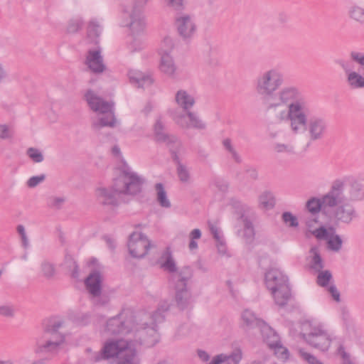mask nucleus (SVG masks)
<instances>
[{
    "mask_svg": "<svg viewBox=\"0 0 364 364\" xmlns=\"http://www.w3.org/2000/svg\"><path fill=\"white\" fill-rule=\"evenodd\" d=\"M45 179H46L45 174H41L39 176H34L31 177L27 181L26 183L29 188H34V187L37 186L38 184H40L41 183H42L43 181H44Z\"/></svg>",
    "mask_w": 364,
    "mask_h": 364,
    "instance_id": "5fc2aeb1",
    "label": "nucleus"
},
{
    "mask_svg": "<svg viewBox=\"0 0 364 364\" xmlns=\"http://www.w3.org/2000/svg\"><path fill=\"white\" fill-rule=\"evenodd\" d=\"M102 350L105 360L116 357L119 364H140L136 350L127 341L107 343Z\"/></svg>",
    "mask_w": 364,
    "mask_h": 364,
    "instance_id": "1a4fd4ad",
    "label": "nucleus"
},
{
    "mask_svg": "<svg viewBox=\"0 0 364 364\" xmlns=\"http://www.w3.org/2000/svg\"><path fill=\"white\" fill-rule=\"evenodd\" d=\"M15 314V308L12 305L5 304L0 306V316L12 318Z\"/></svg>",
    "mask_w": 364,
    "mask_h": 364,
    "instance_id": "8fccbe9b",
    "label": "nucleus"
},
{
    "mask_svg": "<svg viewBox=\"0 0 364 364\" xmlns=\"http://www.w3.org/2000/svg\"><path fill=\"white\" fill-rule=\"evenodd\" d=\"M87 360L90 363L93 364L105 360V358L101 349L100 351H93L90 355H88Z\"/></svg>",
    "mask_w": 364,
    "mask_h": 364,
    "instance_id": "603ef678",
    "label": "nucleus"
},
{
    "mask_svg": "<svg viewBox=\"0 0 364 364\" xmlns=\"http://www.w3.org/2000/svg\"><path fill=\"white\" fill-rule=\"evenodd\" d=\"M173 121L181 127L184 129L193 128L196 129H205L206 124L198 115L188 111L186 114H176L172 116Z\"/></svg>",
    "mask_w": 364,
    "mask_h": 364,
    "instance_id": "a211bd4d",
    "label": "nucleus"
},
{
    "mask_svg": "<svg viewBox=\"0 0 364 364\" xmlns=\"http://www.w3.org/2000/svg\"><path fill=\"white\" fill-rule=\"evenodd\" d=\"M168 310V305H161L158 309L153 313L152 315L149 314H144L145 319H149L154 321L155 323H161L164 321L165 316L164 313Z\"/></svg>",
    "mask_w": 364,
    "mask_h": 364,
    "instance_id": "4c0bfd02",
    "label": "nucleus"
},
{
    "mask_svg": "<svg viewBox=\"0 0 364 364\" xmlns=\"http://www.w3.org/2000/svg\"><path fill=\"white\" fill-rule=\"evenodd\" d=\"M156 191L157 192V201L159 205L166 208L171 207V202L167 198L166 192L162 183H159L155 186Z\"/></svg>",
    "mask_w": 364,
    "mask_h": 364,
    "instance_id": "c9c22d12",
    "label": "nucleus"
},
{
    "mask_svg": "<svg viewBox=\"0 0 364 364\" xmlns=\"http://www.w3.org/2000/svg\"><path fill=\"white\" fill-rule=\"evenodd\" d=\"M282 218L283 222L290 228H297L299 226L297 218L290 212H284Z\"/></svg>",
    "mask_w": 364,
    "mask_h": 364,
    "instance_id": "c03bdc74",
    "label": "nucleus"
},
{
    "mask_svg": "<svg viewBox=\"0 0 364 364\" xmlns=\"http://www.w3.org/2000/svg\"><path fill=\"white\" fill-rule=\"evenodd\" d=\"M272 349L274 350V355L280 360L286 361L289 358V350L285 347L282 346L281 342L275 346H272Z\"/></svg>",
    "mask_w": 364,
    "mask_h": 364,
    "instance_id": "37998d69",
    "label": "nucleus"
},
{
    "mask_svg": "<svg viewBox=\"0 0 364 364\" xmlns=\"http://www.w3.org/2000/svg\"><path fill=\"white\" fill-rule=\"evenodd\" d=\"M64 326V321L50 318L43 323V333L36 339V353H55L65 343V334L60 333L59 329Z\"/></svg>",
    "mask_w": 364,
    "mask_h": 364,
    "instance_id": "423d86ee",
    "label": "nucleus"
},
{
    "mask_svg": "<svg viewBox=\"0 0 364 364\" xmlns=\"http://www.w3.org/2000/svg\"><path fill=\"white\" fill-rule=\"evenodd\" d=\"M176 26L179 36L184 40L191 38L196 30L194 21L188 15L176 18Z\"/></svg>",
    "mask_w": 364,
    "mask_h": 364,
    "instance_id": "aec40b11",
    "label": "nucleus"
},
{
    "mask_svg": "<svg viewBox=\"0 0 364 364\" xmlns=\"http://www.w3.org/2000/svg\"><path fill=\"white\" fill-rule=\"evenodd\" d=\"M285 81L284 73L272 68L261 73L255 79L256 93L260 97L267 112L274 114L278 122L302 97L296 86L282 87Z\"/></svg>",
    "mask_w": 364,
    "mask_h": 364,
    "instance_id": "f257e3e1",
    "label": "nucleus"
},
{
    "mask_svg": "<svg viewBox=\"0 0 364 364\" xmlns=\"http://www.w3.org/2000/svg\"><path fill=\"white\" fill-rule=\"evenodd\" d=\"M85 65L90 70L95 74H100L105 70L106 66L104 63L103 57L100 48L90 49L87 51Z\"/></svg>",
    "mask_w": 364,
    "mask_h": 364,
    "instance_id": "6ab92c4d",
    "label": "nucleus"
},
{
    "mask_svg": "<svg viewBox=\"0 0 364 364\" xmlns=\"http://www.w3.org/2000/svg\"><path fill=\"white\" fill-rule=\"evenodd\" d=\"M135 338L141 345L152 347L159 341V334L156 329V323L150 320V323L144 321L134 323V330Z\"/></svg>",
    "mask_w": 364,
    "mask_h": 364,
    "instance_id": "ddd939ff",
    "label": "nucleus"
},
{
    "mask_svg": "<svg viewBox=\"0 0 364 364\" xmlns=\"http://www.w3.org/2000/svg\"><path fill=\"white\" fill-rule=\"evenodd\" d=\"M179 151L180 150L174 149L173 147L171 148L172 159L176 164V172L180 181L182 183H189L191 180L190 171L188 168L181 162L178 154Z\"/></svg>",
    "mask_w": 364,
    "mask_h": 364,
    "instance_id": "b1692460",
    "label": "nucleus"
},
{
    "mask_svg": "<svg viewBox=\"0 0 364 364\" xmlns=\"http://www.w3.org/2000/svg\"><path fill=\"white\" fill-rule=\"evenodd\" d=\"M211 186H215L218 191L222 193H226L229 188V183L221 178H213L210 182Z\"/></svg>",
    "mask_w": 364,
    "mask_h": 364,
    "instance_id": "a18cd8bd",
    "label": "nucleus"
},
{
    "mask_svg": "<svg viewBox=\"0 0 364 364\" xmlns=\"http://www.w3.org/2000/svg\"><path fill=\"white\" fill-rule=\"evenodd\" d=\"M130 82L138 87L146 88L154 82V80L149 75H146L140 71L131 70L129 72Z\"/></svg>",
    "mask_w": 364,
    "mask_h": 364,
    "instance_id": "393cba45",
    "label": "nucleus"
},
{
    "mask_svg": "<svg viewBox=\"0 0 364 364\" xmlns=\"http://www.w3.org/2000/svg\"><path fill=\"white\" fill-rule=\"evenodd\" d=\"M340 184V183H337L334 186H331L330 191L321 198L312 197L309 199L305 205L306 210L312 215H316L321 211L322 205L328 208L336 206L337 201L341 199V186Z\"/></svg>",
    "mask_w": 364,
    "mask_h": 364,
    "instance_id": "9d476101",
    "label": "nucleus"
},
{
    "mask_svg": "<svg viewBox=\"0 0 364 364\" xmlns=\"http://www.w3.org/2000/svg\"><path fill=\"white\" fill-rule=\"evenodd\" d=\"M101 283V274L97 271L90 274L85 281L87 289L92 296H98L100 295L102 291Z\"/></svg>",
    "mask_w": 364,
    "mask_h": 364,
    "instance_id": "4be33fe9",
    "label": "nucleus"
},
{
    "mask_svg": "<svg viewBox=\"0 0 364 364\" xmlns=\"http://www.w3.org/2000/svg\"><path fill=\"white\" fill-rule=\"evenodd\" d=\"M228 357H229V359H230L235 364H238L242 359V353L238 350L232 353L230 355H228Z\"/></svg>",
    "mask_w": 364,
    "mask_h": 364,
    "instance_id": "69168bd1",
    "label": "nucleus"
},
{
    "mask_svg": "<svg viewBox=\"0 0 364 364\" xmlns=\"http://www.w3.org/2000/svg\"><path fill=\"white\" fill-rule=\"evenodd\" d=\"M318 276L316 278V282L320 287H327L332 279V274L329 270H323L317 272Z\"/></svg>",
    "mask_w": 364,
    "mask_h": 364,
    "instance_id": "a19ab883",
    "label": "nucleus"
},
{
    "mask_svg": "<svg viewBox=\"0 0 364 364\" xmlns=\"http://www.w3.org/2000/svg\"><path fill=\"white\" fill-rule=\"evenodd\" d=\"M333 208L332 218L336 225H350L358 216L355 206L347 201L338 203Z\"/></svg>",
    "mask_w": 364,
    "mask_h": 364,
    "instance_id": "f3484780",
    "label": "nucleus"
},
{
    "mask_svg": "<svg viewBox=\"0 0 364 364\" xmlns=\"http://www.w3.org/2000/svg\"><path fill=\"white\" fill-rule=\"evenodd\" d=\"M41 275L46 279L50 280L54 279L56 274V269L55 264L47 260L44 259L41 263Z\"/></svg>",
    "mask_w": 364,
    "mask_h": 364,
    "instance_id": "7c9ffc66",
    "label": "nucleus"
},
{
    "mask_svg": "<svg viewBox=\"0 0 364 364\" xmlns=\"http://www.w3.org/2000/svg\"><path fill=\"white\" fill-rule=\"evenodd\" d=\"M198 159L200 162L207 164L208 162L209 153L205 149H200L198 151Z\"/></svg>",
    "mask_w": 364,
    "mask_h": 364,
    "instance_id": "052dcab7",
    "label": "nucleus"
},
{
    "mask_svg": "<svg viewBox=\"0 0 364 364\" xmlns=\"http://www.w3.org/2000/svg\"><path fill=\"white\" fill-rule=\"evenodd\" d=\"M277 21L281 24H285L289 21V16L284 12H280L277 16Z\"/></svg>",
    "mask_w": 364,
    "mask_h": 364,
    "instance_id": "774afa93",
    "label": "nucleus"
},
{
    "mask_svg": "<svg viewBox=\"0 0 364 364\" xmlns=\"http://www.w3.org/2000/svg\"><path fill=\"white\" fill-rule=\"evenodd\" d=\"M264 341L269 348L279 344V336L277 332L266 322L259 328Z\"/></svg>",
    "mask_w": 364,
    "mask_h": 364,
    "instance_id": "a878e982",
    "label": "nucleus"
},
{
    "mask_svg": "<svg viewBox=\"0 0 364 364\" xmlns=\"http://www.w3.org/2000/svg\"><path fill=\"white\" fill-rule=\"evenodd\" d=\"M337 183H340V185L341 186L340 194L341 199L337 201V205L345 201L351 203L352 202H358L364 200V188L363 186L358 181L353 180L349 182L346 188V194L344 193L346 186L345 182L341 179H337L333 182L332 186H334Z\"/></svg>",
    "mask_w": 364,
    "mask_h": 364,
    "instance_id": "4468645a",
    "label": "nucleus"
},
{
    "mask_svg": "<svg viewBox=\"0 0 364 364\" xmlns=\"http://www.w3.org/2000/svg\"><path fill=\"white\" fill-rule=\"evenodd\" d=\"M176 66L172 57L168 53L161 55L160 70L164 73L173 76L176 72Z\"/></svg>",
    "mask_w": 364,
    "mask_h": 364,
    "instance_id": "cd10ccee",
    "label": "nucleus"
},
{
    "mask_svg": "<svg viewBox=\"0 0 364 364\" xmlns=\"http://www.w3.org/2000/svg\"><path fill=\"white\" fill-rule=\"evenodd\" d=\"M337 352L343 360V364H353L350 360V355L346 352L345 348L342 344L339 345Z\"/></svg>",
    "mask_w": 364,
    "mask_h": 364,
    "instance_id": "6e6d98bb",
    "label": "nucleus"
},
{
    "mask_svg": "<svg viewBox=\"0 0 364 364\" xmlns=\"http://www.w3.org/2000/svg\"><path fill=\"white\" fill-rule=\"evenodd\" d=\"M273 150L278 154L292 156L296 154L295 147L291 144L275 143L273 144Z\"/></svg>",
    "mask_w": 364,
    "mask_h": 364,
    "instance_id": "e433bc0d",
    "label": "nucleus"
},
{
    "mask_svg": "<svg viewBox=\"0 0 364 364\" xmlns=\"http://www.w3.org/2000/svg\"><path fill=\"white\" fill-rule=\"evenodd\" d=\"M299 355L309 364H323L313 354L306 352L303 349L299 350Z\"/></svg>",
    "mask_w": 364,
    "mask_h": 364,
    "instance_id": "de8ad7c7",
    "label": "nucleus"
},
{
    "mask_svg": "<svg viewBox=\"0 0 364 364\" xmlns=\"http://www.w3.org/2000/svg\"><path fill=\"white\" fill-rule=\"evenodd\" d=\"M259 207L265 209L270 210L275 205V198L272 193L269 191H264L259 197Z\"/></svg>",
    "mask_w": 364,
    "mask_h": 364,
    "instance_id": "72a5a7b5",
    "label": "nucleus"
},
{
    "mask_svg": "<svg viewBox=\"0 0 364 364\" xmlns=\"http://www.w3.org/2000/svg\"><path fill=\"white\" fill-rule=\"evenodd\" d=\"M144 179L129 167H124L119 176L114 179L110 188H100L96 191L97 200L105 205L117 206L122 195L141 193Z\"/></svg>",
    "mask_w": 364,
    "mask_h": 364,
    "instance_id": "7ed1b4c3",
    "label": "nucleus"
},
{
    "mask_svg": "<svg viewBox=\"0 0 364 364\" xmlns=\"http://www.w3.org/2000/svg\"><path fill=\"white\" fill-rule=\"evenodd\" d=\"M347 82L353 89L364 88V77L355 71L348 73Z\"/></svg>",
    "mask_w": 364,
    "mask_h": 364,
    "instance_id": "f704fd0d",
    "label": "nucleus"
},
{
    "mask_svg": "<svg viewBox=\"0 0 364 364\" xmlns=\"http://www.w3.org/2000/svg\"><path fill=\"white\" fill-rule=\"evenodd\" d=\"M183 0H168L169 6L175 9H181L183 6Z\"/></svg>",
    "mask_w": 364,
    "mask_h": 364,
    "instance_id": "338daca9",
    "label": "nucleus"
},
{
    "mask_svg": "<svg viewBox=\"0 0 364 364\" xmlns=\"http://www.w3.org/2000/svg\"><path fill=\"white\" fill-rule=\"evenodd\" d=\"M94 298V303L97 305L104 306L109 302V297L106 295H100L98 296H92Z\"/></svg>",
    "mask_w": 364,
    "mask_h": 364,
    "instance_id": "680f3d73",
    "label": "nucleus"
},
{
    "mask_svg": "<svg viewBox=\"0 0 364 364\" xmlns=\"http://www.w3.org/2000/svg\"><path fill=\"white\" fill-rule=\"evenodd\" d=\"M350 57L352 60L360 64L361 66H364V54L358 52H351Z\"/></svg>",
    "mask_w": 364,
    "mask_h": 364,
    "instance_id": "4d7b16f0",
    "label": "nucleus"
},
{
    "mask_svg": "<svg viewBox=\"0 0 364 364\" xmlns=\"http://www.w3.org/2000/svg\"><path fill=\"white\" fill-rule=\"evenodd\" d=\"M164 125L160 120H157L154 125L155 137L157 141L164 142L168 146L169 151L173 147L174 149L181 150L182 144L178 138L173 135H168L164 132Z\"/></svg>",
    "mask_w": 364,
    "mask_h": 364,
    "instance_id": "412c9836",
    "label": "nucleus"
},
{
    "mask_svg": "<svg viewBox=\"0 0 364 364\" xmlns=\"http://www.w3.org/2000/svg\"><path fill=\"white\" fill-rule=\"evenodd\" d=\"M229 360V357L225 354H219L215 356L209 364H221Z\"/></svg>",
    "mask_w": 364,
    "mask_h": 364,
    "instance_id": "bf43d9fd",
    "label": "nucleus"
},
{
    "mask_svg": "<svg viewBox=\"0 0 364 364\" xmlns=\"http://www.w3.org/2000/svg\"><path fill=\"white\" fill-rule=\"evenodd\" d=\"M134 321L132 312L122 311L107 321L106 331L111 335H127L134 330Z\"/></svg>",
    "mask_w": 364,
    "mask_h": 364,
    "instance_id": "9b49d317",
    "label": "nucleus"
},
{
    "mask_svg": "<svg viewBox=\"0 0 364 364\" xmlns=\"http://www.w3.org/2000/svg\"><path fill=\"white\" fill-rule=\"evenodd\" d=\"M242 318L244 323L249 328H260L264 321L256 316V315L250 310L246 309L242 312Z\"/></svg>",
    "mask_w": 364,
    "mask_h": 364,
    "instance_id": "bb28decb",
    "label": "nucleus"
},
{
    "mask_svg": "<svg viewBox=\"0 0 364 364\" xmlns=\"http://www.w3.org/2000/svg\"><path fill=\"white\" fill-rule=\"evenodd\" d=\"M349 16L360 24H364V8L356 5L353 6L349 10Z\"/></svg>",
    "mask_w": 364,
    "mask_h": 364,
    "instance_id": "58836bf2",
    "label": "nucleus"
},
{
    "mask_svg": "<svg viewBox=\"0 0 364 364\" xmlns=\"http://www.w3.org/2000/svg\"><path fill=\"white\" fill-rule=\"evenodd\" d=\"M16 230L21 237L22 246L25 249H27L29 246V240L26 235L24 226L23 225H18L16 228Z\"/></svg>",
    "mask_w": 364,
    "mask_h": 364,
    "instance_id": "3c124183",
    "label": "nucleus"
},
{
    "mask_svg": "<svg viewBox=\"0 0 364 364\" xmlns=\"http://www.w3.org/2000/svg\"><path fill=\"white\" fill-rule=\"evenodd\" d=\"M312 234L318 240H324L326 241V246L328 250L338 252L343 245L341 237L336 233V228L330 226L328 229L324 226H321L315 229Z\"/></svg>",
    "mask_w": 364,
    "mask_h": 364,
    "instance_id": "2eb2a0df",
    "label": "nucleus"
},
{
    "mask_svg": "<svg viewBox=\"0 0 364 364\" xmlns=\"http://www.w3.org/2000/svg\"><path fill=\"white\" fill-rule=\"evenodd\" d=\"M27 156L35 163H41L44 160L42 152L34 147H30L26 150Z\"/></svg>",
    "mask_w": 364,
    "mask_h": 364,
    "instance_id": "79ce46f5",
    "label": "nucleus"
},
{
    "mask_svg": "<svg viewBox=\"0 0 364 364\" xmlns=\"http://www.w3.org/2000/svg\"><path fill=\"white\" fill-rule=\"evenodd\" d=\"M11 136V132L6 124H0V138L2 139H9Z\"/></svg>",
    "mask_w": 364,
    "mask_h": 364,
    "instance_id": "13d9d810",
    "label": "nucleus"
},
{
    "mask_svg": "<svg viewBox=\"0 0 364 364\" xmlns=\"http://www.w3.org/2000/svg\"><path fill=\"white\" fill-rule=\"evenodd\" d=\"M129 3L124 6V12L129 14V23L127 24L133 33H140L145 28L143 16V8L149 0H128Z\"/></svg>",
    "mask_w": 364,
    "mask_h": 364,
    "instance_id": "f8f14e48",
    "label": "nucleus"
},
{
    "mask_svg": "<svg viewBox=\"0 0 364 364\" xmlns=\"http://www.w3.org/2000/svg\"><path fill=\"white\" fill-rule=\"evenodd\" d=\"M84 97L92 111L105 114L92 123V127L95 130H100L104 127H115L117 119L112 110V104L104 100L92 90H88Z\"/></svg>",
    "mask_w": 364,
    "mask_h": 364,
    "instance_id": "6e6552de",
    "label": "nucleus"
},
{
    "mask_svg": "<svg viewBox=\"0 0 364 364\" xmlns=\"http://www.w3.org/2000/svg\"><path fill=\"white\" fill-rule=\"evenodd\" d=\"M300 336L310 347L322 353L328 352L336 339L324 323L309 320L301 323Z\"/></svg>",
    "mask_w": 364,
    "mask_h": 364,
    "instance_id": "39448f33",
    "label": "nucleus"
},
{
    "mask_svg": "<svg viewBox=\"0 0 364 364\" xmlns=\"http://www.w3.org/2000/svg\"><path fill=\"white\" fill-rule=\"evenodd\" d=\"M328 292L331 294L333 299L337 301H340V292L337 289L336 287L333 284L331 285L328 289Z\"/></svg>",
    "mask_w": 364,
    "mask_h": 364,
    "instance_id": "e2e57ef3",
    "label": "nucleus"
},
{
    "mask_svg": "<svg viewBox=\"0 0 364 364\" xmlns=\"http://www.w3.org/2000/svg\"><path fill=\"white\" fill-rule=\"evenodd\" d=\"M229 205L235 209V213L239 215V219L242 220L245 216V213L249 210V207L244 204L240 200L237 198H231L229 200Z\"/></svg>",
    "mask_w": 364,
    "mask_h": 364,
    "instance_id": "473e14b6",
    "label": "nucleus"
},
{
    "mask_svg": "<svg viewBox=\"0 0 364 364\" xmlns=\"http://www.w3.org/2000/svg\"><path fill=\"white\" fill-rule=\"evenodd\" d=\"M102 29L99 24V23L93 19L89 22L87 26V38L90 41L91 43L94 44H97L99 43V37L100 36Z\"/></svg>",
    "mask_w": 364,
    "mask_h": 364,
    "instance_id": "c85d7f7f",
    "label": "nucleus"
},
{
    "mask_svg": "<svg viewBox=\"0 0 364 364\" xmlns=\"http://www.w3.org/2000/svg\"><path fill=\"white\" fill-rule=\"evenodd\" d=\"M310 253L312 255L311 260V268L316 272L321 271L324 267L323 260L320 255L317 247H312L310 249Z\"/></svg>",
    "mask_w": 364,
    "mask_h": 364,
    "instance_id": "2f4dec72",
    "label": "nucleus"
},
{
    "mask_svg": "<svg viewBox=\"0 0 364 364\" xmlns=\"http://www.w3.org/2000/svg\"><path fill=\"white\" fill-rule=\"evenodd\" d=\"M83 21L81 18H77L71 19L68 23L67 31L68 33H76L82 27Z\"/></svg>",
    "mask_w": 364,
    "mask_h": 364,
    "instance_id": "09e8293b",
    "label": "nucleus"
},
{
    "mask_svg": "<svg viewBox=\"0 0 364 364\" xmlns=\"http://www.w3.org/2000/svg\"><path fill=\"white\" fill-rule=\"evenodd\" d=\"M309 107L302 97L294 105H291L278 122H289V127L294 134L307 132L310 141L321 140L327 133L328 122L322 117H309Z\"/></svg>",
    "mask_w": 364,
    "mask_h": 364,
    "instance_id": "f03ea898",
    "label": "nucleus"
},
{
    "mask_svg": "<svg viewBox=\"0 0 364 364\" xmlns=\"http://www.w3.org/2000/svg\"><path fill=\"white\" fill-rule=\"evenodd\" d=\"M173 47V43L172 38L170 37L164 38L161 48V55L165 54L166 53L169 54Z\"/></svg>",
    "mask_w": 364,
    "mask_h": 364,
    "instance_id": "864d4df0",
    "label": "nucleus"
},
{
    "mask_svg": "<svg viewBox=\"0 0 364 364\" xmlns=\"http://www.w3.org/2000/svg\"><path fill=\"white\" fill-rule=\"evenodd\" d=\"M151 242L141 232H132L129 238L128 248L129 254L135 258H143L148 253Z\"/></svg>",
    "mask_w": 364,
    "mask_h": 364,
    "instance_id": "dca6fc26",
    "label": "nucleus"
},
{
    "mask_svg": "<svg viewBox=\"0 0 364 364\" xmlns=\"http://www.w3.org/2000/svg\"><path fill=\"white\" fill-rule=\"evenodd\" d=\"M161 267L170 274L168 281L175 290V300L181 309L187 307L191 299L188 282L193 276V271L189 266L178 268L169 247H166L160 257Z\"/></svg>",
    "mask_w": 364,
    "mask_h": 364,
    "instance_id": "20e7f679",
    "label": "nucleus"
},
{
    "mask_svg": "<svg viewBox=\"0 0 364 364\" xmlns=\"http://www.w3.org/2000/svg\"><path fill=\"white\" fill-rule=\"evenodd\" d=\"M244 225L243 239L247 244H252L255 240V231L252 221L248 218L241 220Z\"/></svg>",
    "mask_w": 364,
    "mask_h": 364,
    "instance_id": "c756f323",
    "label": "nucleus"
},
{
    "mask_svg": "<svg viewBox=\"0 0 364 364\" xmlns=\"http://www.w3.org/2000/svg\"><path fill=\"white\" fill-rule=\"evenodd\" d=\"M209 227H210V230L214 237V239L217 241V242H220V239L221 237L220 235V232H219V230L218 228L214 225H209Z\"/></svg>",
    "mask_w": 364,
    "mask_h": 364,
    "instance_id": "0e129e2a",
    "label": "nucleus"
},
{
    "mask_svg": "<svg viewBox=\"0 0 364 364\" xmlns=\"http://www.w3.org/2000/svg\"><path fill=\"white\" fill-rule=\"evenodd\" d=\"M264 282L276 304L279 306L287 305L291 298L287 277L278 269H270L265 273Z\"/></svg>",
    "mask_w": 364,
    "mask_h": 364,
    "instance_id": "0eeeda50",
    "label": "nucleus"
},
{
    "mask_svg": "<svg viewBox=\"0 0 364 364\" xmlns=\"http://www.w3.org/2000/svg\"><path fill=\"white\" fill-rule=\"evenodd\" d=\"M65 201V198L64 197H56V196H50L47 199V205L49 208L53 209H60Z\"/></svg>",
    "mask_w": 364,
    "mask_h": 364,
    "instance_id": "49530a36",
    "label": "nucleus"
},
{
    "mask_svg": "<svg viewBox=\"0 0 364 364\" xmlns=\"http://www.w3.org/2000/svg\"><path fill=\"white\" fill-rule=\"evenodd\" d=\"M223 145L225 149L231 154L232 159L236 163L240 164L242 162L241 157L235 149L233 145L232 144V141L230 138L223 139Z\"/></svg>",
    "mask_w": 364,
    "mask_h": 364,
    "instance_id": "ea45409f",
    "label": "nucleus"
},
{
    "mask_svg": "<svg viewBox=\"0 0 364 364\" xmlns=\"http://www.w3.org/2000/svg\"><path fill=\"white\" fill-rule=\"evenodd\" d=\"M176 103L185 112H188L196 103L195 97L185 90H179L175 95Z\"/></svg>",
    "mask_w": 364,
    "mask_h": 364,
    "instance_id": "5701e85b",
    "label": "nucleus"
}]
</instances>
